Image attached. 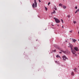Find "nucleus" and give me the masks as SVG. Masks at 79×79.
Returning <instances> with one entry per match:
<instances>
[{
    "label": "nucleus",
    "mask_w": 79,
    "mask_h": 79,
    "mask_svg": "<svg viewBox=\"0 0 79 79\" xmlns=\"http://www.w3.org/2000/svg\"><path fill=\"white\" fill-rule=\"evenodd\" d=\"M69 48H70L72 52H74V50L73 48V45H72V44L69 43Z\"/></svg>",
    "instance_id": "nucleus-1"
},
{
    "label": "nucleus",
    "mask_w": 79,
    "mask_h": 79,
    "mask_svg": "<svg viewBox=\"0 0 79 79\" xmlns=\"http://www.w3.org/2000/svg\"><path fill=\"white\" fill-rule=\"evenodd\" d=\"M34 3H33L32 5V6L34 8H35H35H36L37 5V2H36V0H34Z\"/></svg>",
    "instance_id": "nucleus-2"
},
{
    "label": "nucleus",
    "mask_w": 79,
    "mask_h": 79,
    "mask_svg": "<svg viewBox=\"0 0 79 79\" xmlns=\"http://www.w3.org/2000/svg\"><path fill=\"white\" fill-rule=\"evenodd\" d=\"M54 19H55V21L56 23H60V21L58 19L56 18H54Z\"/></svg>",
    "instance_id": "nucleus-3"
},
{
    "label": "nucleus",
    "mask_w": 79,
    "mask_h": 79,
    "mask_svg": "<svg viewBox=\"0 0 79 79\" xmlns=\"http://www.w3.org/2000/svg\"><path fill=\"white\" fill-rule=\"evenodd\" d=\"M72 52L73 53V54L74 55V56H77V54H76V52L75 50H74V51L73 52Z\"/></svg>",
    "instance_id": "nucleus-4"
},
{
    "label": "nucleus",
    "mask_w": 79,
    "mask_h": 79,
    "mask_svg": "<svg viewBox=\"0 0 79 79\" xmlns=\"http://www.w3.org/2000/svg\"><path fill=\"white\" fill-rule=\"evenodd\" d=\"M74 50H75V51H76V52L79 51V49L78 48H77V47H74Z\"/></svg>",
    "instance_id": "nucleus-5"
},
{
    "label": "nucleus",
    "mask_w": 79,
    "mask_h": 79,
    "mask_svg": "<svg viewBox=\"0 0 79 79\" xmlns=\"http://www.w3.org/2000/svg\"><path fill=\"white\" fill-rule=\"evenodd\" d=\"M62 58L64 60H66H66H68V58H66V57L65 56H63Z\"/></svg>",
    "instance_id": "nucleus-6"
},
{
    "label": "nucleus",
    "mask_w": 79,
    "mask_h": 79,
    "mask_svg": "<svg viewBox=\"0 0 79 79\" xmlns=\"http://www.w3.org/2000/svg\"><path fill=\"white\" fill-rule=\"evenodd\" d=\"M60 51H61V52H63V53H64L65 54H66V53H67L66 51H64L62 50H61Z\"/></svg>",
    "instance_id": "nucleus-7"
},
{
    "label": "nucleus",
    "mask_w": 79,
    "mask_h": 79,
    "mask_svg": "<svg viewBox=\"0 0 79 79\" xmlns=\"http://www.w3.org/2000/svg\"><path fill=\"white\" fill-rule=\"evenodd\" d=\"M54 8L55 10H57V8H56V6H54Z\"/></svg>",
    "instance_id": "nucleus-8"
},
{
    "label": "nucleus",
    "mask_w": 79,
    "mask_h": 79,
    "mask_svg": "<svg viewBox=\"0 0 79 79\" xmlns=\"http://www.w3.org/2000/svg\"><path fill=\"white\" fill-rule=\"evenodd\" d=\"M72 40H73V42H75L76 41V40L75 39H72Z\"/></svg>",
    "instance_id": "nucleus-9"
},
{
    "label": "nucleus",
    "mask_w": 79,
    "mask_h": 79,
    "mask_svg": "<svg viewBox=\"0 0 79 79\" xmlns=\"http://www.w3.org/2000/svg\"><path fill=\"white\" fill-rule=\"evenodd\" d=\"M59 6H63V4H62L61 3H60L59 4Z\"/></svg>",
    "instance_id": "nucleus-10"
},
{
    "label": "nucleus",
    "mask_w": 79,
    "mask_h": 79,
    "mask_svg": "<svg viewBox=\"0 0 79 79\" xmlns=\"http://www.w3.org/2000/svg\"><path fill=\"white\" fill-rule=\"evenodd\" d=\"M54 13H56V12H55V10H53V12L52 13V14H53Z\"/></svg>",
    "instance_id": "nucleus-11"
},
{
    "label": "nucleus",
    "mask_w": 79,
    "mask_h": 79,
    "mask_svg": "<svg viewBox=\"0 0 79 79\" xmlns=\"http://www.w3.org/2000/svg\"><path fill=\"white\" fill-rule=\"evenodd\" d=\"M56 57H57V58H60V56H59L58 55H57L56 56Z\"/></svg>",
    "instance_id": "nucleus-12"
},
{
    "label": "nucleus",
    "mask_w": 79,
    "mask_h": 79,
    "mask_svg": "<svg viewBox=\"0 0 79 79\" xmlns=\"http://www.w3.org/2000/svg\"><path fill=\"white\" fill-rule=\"evenodd\" d=\"M63 8H64V9H65V8H66V6H63Z\"/></svg>",
    "instance_id": "nucleus-13"
},
{
    "label": "nucleus",
    "mask_w": 79,
    "mask_h": 79,
    "mask_svg": "<svg viewBox=\"0 0 79 79\" xmlns=\"http://www.w3.org/2000/svg\"><path fill=\"white\" fill-rule=\"evenodd\" d=\"M71 75L72 76H73L74 75V72H72L71 73Z\"/></svg>",
    "instance_id": "nucleus-14"
},
{
    "label": "nucleus",
    "mask_w": 79,
    "mask_h": 79,
    "mask_svg": "<svg viewBox=\"0 0 79 79\" xmlns=\"http://www.w3.org/2000/svg\"><path fill=\"white\" fill-rule=\"evenodd\" d=\"M47 8L46 7H45V10H46V11H47Z\"/></svg>",
    "instance_id": "nucleus-15"
},
{
    "label": "nucleus",
    "mask_w": 79,
    "mask_h": 79,
    "mask_svg": "<svg viewBox=\"0 0 79 79\" xmlns=\"http://www.w3.org/2000/svg\"><path fill=\"white\" fill-rule=\"evenodd\" d=\"M77 70V68H75V69H74V70L75 71Z\"/></svg>",
    "instance_id": "nucleus-16"
},
{
    "label": "nucleus",
    "mask_w": 79,
    "mask_h": 79,
    "mask_svg": "<svg viewBox=\"0 0 79 79\" xmlns=\"http://www.w3.org/2000/svg\"><path fill=\"white\" fill-rule=\"evenodd\" d=\"M74 24H75L76 23V21H74L73 22Z\"/></svg>",
    "instance_id": "nucleus-17"
},
{
    "label": "nucleus",
    "mask_w": 79,
    "mask_h": 79,
    "mask_svg": "<svg viewBox=\"0 0 79 79\" xmlns=\"http://www.w3.org/2000/svg\"><path fill=\"white\" fill-rule=\"evenodd\" d=\"M77 11H78V10H77L75 12V13H77Z\"/></svg>",
    "instance_id": "nucleus-18"
},
{
    "label": "nucleus",
    "mask_w": 79,
    "mask_h": 79,
    "mask_svg": "<svg viewBox=\"0 0 79 79\" xmlns=\"http://www.w3.org/2000/svg\"><path fill=\"white\" fill-rule=\"evenodd\" d=\"M50 2H48V5L49 6V5H50Z\"/></svg>",
    "instance_id": "nucleus-19"
},
{
    "label": "nucleus",
    "mask_w": 79,
    "mask_h": 79,
    "mask_svg": "<svg viewBox=\"0 0 79 79\" xmlns=\"http://www.w3.org/2000/svg\"><path fill=\"white\" fill-rule=\"evenodd\" d=\"M53 52H56V50L55 49V50H53Z\"/></svg>",
    "instance_id": "nucleus-20"
},
{
    "label": "nucleus",
    "mask_w": 79,
    "mask_h": 79,
    "mask_svg": "<svg viewBox=\"0 0 79 79\" xmlns=\"http://www.w3.org/2000/svg\"><path fill=\"white\" fill-rule=\"evenodd\" d=\"M77 6H76L75 7V9H77Z\"/></svg>",
    "instance_id": "nucleus-21"
},
{
    "label": "nucleus",
    "mask_w": 79,
    "mask_h": 79,
    "mask_svg": "<svg viewBox=\"0 0 79 79\" xmlns=\"http://www.w3.org/2000/svg\"><path fill=\"white\" fill-rule=\"evenodd\" d=\"M68 16V18H70V15H69L68 16Z\"/></svg>",
    "instance_id": "nucleus-22"
},
{
    "label": "nucleus",
    "mask_w": 79,
    "mask_h": 79,
    "mask_svg": "<svg viewBox=\"0 0 79 79\" xmlns=\"http://www.w3.org/2000/svg\"><path fill=\"white\" fill-rule=\"evenodd\" d=\"M61 21L62 23H63V20H62V19H61Z\"/></svg>",
    "instance_id": "nucleus-23"
},
{
    "label": "nucleus",
    "mask_w": 79,
    "mask_h": 79,
    "mask_svg": "<svg viewBox=\"0 0 79 79\" xmlns=\"http://www.w3.org/2000/svg\"><path fill=\"white\" fill-rule=\"evenodd\" d=\"M55 47H56V48H57V45H56L55 46H54Z\"/></svg>",
    "instance_id": "nucleus-24"
},
{
    "label": "nucleus",
    "mask_w": 79,
    "mask_h": 79,
    "mask_svg": "<svg viewBox=\"0 0 79 79\" xmlns=\"http://www.w3.org/2000/svg\"><path fill=\"white\" fill-rule=\"evenodd\" d=\"M73 32V31H70V32Z\"/></svg>",
    "instance_id": "nucleus-25"
},
{
    "label": "nucleus",
    "mask_w": 79,
    "mask_h": 79,
    "mask_svg": "<svg viewBox=\"0 0 79 79\" xmlns=\"http://www.w3.org/2000/svg\"><path fill=\"white\" fill-rule=\"evenodd\" d=\"M39 2L40 3L41 1H40V0H39Z\"/></svg>",
    "instance_id": "nucleus-26"
},
{
    "label": "nucleus",
    "mask_w": 79,
    "mask_h": 79,
    "mask_svg": "<svg viewBox=\"0 0 79 79\" xmlns=\"http://www.w3.org/2000/svg\"><path fill=\"white\" fill-rule=\"evenodd\" d=\"M57 26H59V24H57Z\"/></svg>",
    "instance_id": "nucleus-27"
},
{
    "label": "nucleus",
    "mask_w": 79,
    "mask_h": 79,
    "mask_svg": "<svg viewBox=\"0 0 79 79\" xmlns=\"http://www.w3.org/2000/svg\"><path fill=\"white\" fill-rule=\"evenodd\" d=\"M62 27V28H64V27H63V26Z\"/></svg>",
    "instance_id": "nucleus-28"
},
{
    "label": "nucleus",
    "mask_w": 79,
    "mask_h": 79,
    "mask_svg": "<svg viewBox=\"0 0 79 79\" xmlns=\"http://www.w3.org/2000/svg\"><path fill=\"white\" fill-rule=\"evenodd\" d=\"M75 72H77V70H75Z\"/></svg>",
    "instance_id": "nucleus-29"
},
{
    "label": "nucleus",
    "mask_w": 79,
    "mask_h": 79,
    "mask_svg": "<svg viewBox=\"0 0 79 79\" xmlns=\"http://www.w3.org/2000/svg\"><path fill=\"white\" fill-rule=\"evenodd\" d=\"M55 62H56V63H58V62H57V61H55Z\"/></svg>",
    "instance_id": "nucleus-30"
},
{
    "label": "nucleus",
    "mask_w": 79,
    "mask_h": 79,
    "mask_svg": "<svg viewBox=\"0 0 79 79\" xmlns=\"http://www.w3.org/2000/svg\"><path fill=\"white\" fill-rule=\"evenodd\" d=\"M59 53H61V52H59Z\"/></svg>",
    "instance_id": "nucleus-31"
},
{
    "label": "nucleus",
    "mask_w": 79,
    "mask_h": 79,
    "mask_svg": "<svg viewBox=\"0 0 79 79\" xmlns=\"http://www.w3.org/2000/svg\"><path fill=\"white\" fill-rule=\"evenodd\" d=\"M52 26H53V25H52Z\"/></svg>",
    "instance_id": "nucleus-32"
},
{
    "label": "nucleus",
    "mask_w": 79,
    "mask_h": 79,
    "mask_svg": "<svg viewBox=\"0 0 79 79\" xmlns=\"http://www.w3.org/2000/svg\"><path fill=\"white\" fill-rule=\"evenodd\" d=\"M36 41H37V40H36Z\"/></svg>",
    "instance_id": "nucleus-33"
},
{
    "label": "nucleus",
    "mask_w": 79,
    "mask_h": 79,
    "mask_svg": "<svg viewBox=\"0 0 79 79\" xmlns=\"http://www.w3.org/2000/svg\"><path fill=\"white\" fill-rule=\"evenodd\" d=\"M45 30H46V29H45Z\"/></svg>",
    "instance_id": "nucleus-34"
},
{
    "label": "nucleus",
    "mask_w": 79,
    "mask_h": 79,
    "mask_svg": "<svg viewBox=\"0 0 79 79\" xmlns=\"http://www.w3.org/2000/svg\"><path fill=\"white\" fill-rule=\"evenodd\" d=\"M63 0V1H64V0Z\"/></svg>",
    "instance_id": "nucleus-35"
},
{
    "label": "nucleus",
    "mask_w": 79,
    "mask_h": 79,
    "mask_svg": "<svg viewBox=\"0 0 79 79\" xmlns=\"http://www.w3.org/2000/svg\"><path fill=\"white\" fill-rule=\"evenodd\" d=\"M78 67H79V66H78Z\"/></svg>",
    "instance_id": "nucleus-36"
}]
</instances>
